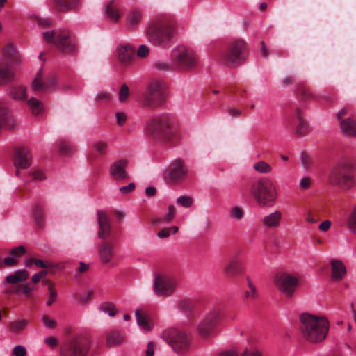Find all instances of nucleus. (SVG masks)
<instances>
[{"label": "nucleus", "instance_id": "1", "mask_svg": "<svg viewBox=\"0 0 356 356\" xmlns=\"http://www.w3.org/2000/svg\"><path fill=\"white\" fill-rule=\"evenodd\" d=\"M145 133L152 140L158 143H177L181 137L179 124L168 114L153 116L145 124Z\"/></svg>", "mask_w": 356, "mask_h": 356}, {"label": "nucleus", "instance_id": "2", "mask_svg": "<svg viewBox=\"0 0 356 356\" xmlns=\"http://www.w3.org/2000/svg\"><path fill=\"white\" fill-rule=\"evenodd\" d=\"M300 330L306 340L311 343H318L326 338L330 324L325 317L305 313L300 316Z\"/></svg>", "mask_w": 356, "mask_h": 356}, {"label": "nucleus", "instance_id": "3", "mask_svg": "<svg viewBox=\"0 0 356 356\" xmlns=\"http://www.w3.org/2000/svg\"><path fill=\"white\" fill-rule=\"evenodd\" d=\"M356 167L350 160L339 162L329 174L330 184L347 190L354 186L355 183Z\"/></svg>", "mask_w": 356, "mask_h": 356}, {"label": "nucleus", "instance_id": "4", "mask_svg": "<svg viewBox=\"0 0 356 356\" xmlns=\"http://www.w3.org/2000/svg\"><path fill=\"white\" fill-rule=\"evenodd\" d=\"M175 34L172 23L166 20L152 22L146 30L149 42L154 46L165 47L171 43Z\"/></svg>", "mask_w": 356, "mask_h": 356}, {"label": "nucleus", "instance_id": "5", "mask_svg": "<svg viewBox=\"0 0 356 356\" xmlns=\"http://www.w3.org/2000/svg\"><path fill=\"white\" fill-rule=\"evenodd\" d=\"M246 44L242 39H235L220 53L219 62L227 67H236L245 60Z\"/></svg>", "mask_w": 356, "mask_h": 356}, {"label": "nucleus", "instance_id": "6", "mask_svg": "<svg viewBox=\"0 0 356 356\" xmlns=\"http://www.w3.org/2000/svg\"><path fill=\"white\" fill-rule=\"evenodd\" d=\"M43 38L47 43L54 44L63 54L74 53L77 49L76 41L71 38L68 31H51L44 32Z\"/></svg>", "mask_w": 356, "mask_h": 356}, {"label": "nucleus", "instance_id": "7", "mask_svg": "<svg viewBox=\"0 0 356 356\" xmlns=\"http://www.w3.org/2000/svg\"><path fill=\"white\" fill-rule=\"evenodd\" d=\"M251 192L259 205L265 206L277 198V189L274 183L268 178H263L255 181Z\"/></svg>", "mask_w": 356, "mask_h": 356}, {"label": "nucleus", "instance_id": "8", "mask_svg": "<svg viewBox=\"0 0 356 356\" xmlns=\"http://www.w3.org/2000/svg\"><path fill=\"white\" fill-rule=\"evenodd\" d=\"M165 101L163 83L158 80L150 81L143 97V105L149 108L161 106Z\"/></svg>", "mask_w": 356, "mask_h": 356}, {"label": "nucleus", "instance_id": "9", "mask_svg": "<svg viewBox=\"0 0 356 356\" xmlns=\"http://www.w3.org/2000/svg\"><path fill=\"white\" fill-rule=\"evenodd\" d=\"M163 336L165 340L177 353H182L188 350L192 339L190 333L176 328H170L165 330Z\"/></svg>", "mask_w": 356, "mask_h": 356}, {"label": "nucleus", "instance_id": "10", "mask_svg": "<svg viewBox=\"0 0 356 356\" xmlns=\"http://www.w3.org/2000/svg\"><path fill=\"white\" fill-rule=\"evenodd\" d=\"M89 350L88 340L76 336L66 341L60 348V356H86Z\"/></svg>", "mask_w": 356, "mask_h": 356}, {"label": "nucleus", "instance_id": "11", "mask_svg": "<svg viewBox=\"0 0 356 356\" xmlns=\"http://www.w3.org/2000/svg\"><path fill=\"white\" fill-rule=\"evenodd\" d=\"M176 287V280L170 277L157 275L154 279L153 289L157 296H169L174 293Z\"/></svg>", "mask_w": 356, "mask_h": 356}, {"label": "nucleus", "instance_id": "12", "mask_svg": "<svg viewBox=\"0 0 356 356\" xmlns=\"http://www.w3.org/2000/svg\"><path fill=\"white\" fill-rule=\"evenodd\" d=\"M298 280L296 277L288 274H277L275 277V284L277 288L284 293L286 297L291 298L298 286Z\"/></svg>", "mask_w": 356, "mask_h": 356}, {"label": "nucleus", "instance_id": "13", "mask_svg": "<svg viewBox=\"0 0 356 356\" xmlns=\"http://www.w3.org/2000/svg\"><path fill=\"white\" fill-rule=\"evenodd\" d=\"M58 84L56 77L53 76H44L42 70L40 69L31 83L33 90L38 92H47L54 89Z\"/></svg>", "mask_w": 356, "mask_h": 356}, {"label": "nucleus", "instance_id": "14", "mask_svg": "<svg viewBox=\"0 0 356 356\" xmlns=\"http://www.w3.org/2000/svg\"><path fill=\"white\" fill-rule=\"evenodd\" d=\"M173 56L177 63L185 68L195 66L197 63V56L195 53L186 47H179L173 51Z\"/></svg>", "mask_w": 356, "mask_h": 356}, {"label": "nucleus", "instance_id": "15", "mask_svg": "<svg viewBox=\"0 0 356 356\" xmlns=\"http://www.w3.org/2000/svg\"><path fill=\"white\" fill-rule=\"evenodd\" d=\"M186 174L187 170L184 166L183 161L177 159L170 164L165 179L171 184H178L185 179Z\"/></svg>", "mask_w": 356, "mask_h": 356}, {"label": "nucleus", "instance_id": "16", "mask_svg": "<svg viewBox=\"0 0 356 356\" xmlns=\"http://www.w3.org/2000/svg\"><path fill=\"white\" fill-rule=\"evenodd\" d=\"M348 112L349 110L346 108L338 112L337 118L340 120V129L345 135L356 137V120L351 117L342 120L343 116Z\"/></svg>", "mask_w": 356, "mask_h": 356}, {"label": "nucleus", "instance_id": "17", "mask_svg": "<svg viewBox=\"0 0 356 356\" xmlns=\"http://www.w3.org/2000/svg\"><path fill=\"white\" fill-rule=\"evenodd\" d=\"M31 156L29 151L24 147H19L15 150L14 164L17 168L16 175L18 176L19 168L25 169L30 166Z\"/></svg>", "mask_w": 356, "mask_h": 356}, {"label": "nucleus", "instance_id": "18", "mask_svg": "<svg viewBox=\"0 0 356 356\" xmlns=\"http://www.w3.org/2000/svg\"><path fill=\"white\" fill-rule=\"evenodd\" d=\"M128 161L126 159H120L113 162L110 166V174L115 179H127L129 176L126 171Z\"/></svg>", "mask_w": 356, "mask_h": 356}, {"label": "nucleus", "instance_id": "19", "mask_svg": "<svg viewBox=\"0 0 356 356\" xmlns=\"http://www.w3.org/2000/svg\"><path fill=\"white\" fill-rule=\"evenodd\" d=\"M97 217L99 228L97 235L99 238L105 239L110 236L111 232V226L109 218L105 212L100 210L97 211Z\"/></svg>", "mask_w": 356, "mask_h": 356}, {"label": "nucleus", "instance_id": "20", "mask_svg": "<svg viewBox=\"0 0 356 356\" xmlns=\"http://www.w3.org/2000/svg\"><path fill=\"white\" fill-rule=\"evenodd\" d=\"M25 252L26 250L23 245L13 248L10 252V256L3 259V264L8 267L17 265L19 263V259L25 253Z\"/></svg>", "mask_w": 356, "mask_h": 356}, {"label": "nucleus", "instance_id": "21", "mask_svg": "<svg viewBox=\"0 0 356 356\" xmlns=\"http://www.w3.org/2000/svg\"><path fill=\"white\" fill-rule=\"evenodd\" d=\"M99 257L102 262L106 264L111 261L114 256L113 245L109 242H104L99 245Z\"/></svg>", "mask_w": 356, "mask_h": 356}, {"label": "nucleus", "instance_id": "22", "mask_svg": "<svg viewBox=\"0 0 356 356\" xmlns=\"http://www.w3.org/2000/svg\"><path fill=\"white\" fill-rule=\"evenodd\" d=\"M330 265L332 267V280L334 281L342 280L346 273V268L343 262L340 260L332 259L330 261Z\"/></svg>", "mask_w": 356, "mask_h": 356}, {"label": "nucleus", "instance_id": "23", "mask_svg": "<svg viewBox=\"0 0 356 356\" xmlns=\"http://www.w3.org/2000/svg\"><path fill=\"white\" fill-rule=\"evenodd\" d=\"M124 334L115 330L109 331L106 336V343L109 347L120 346L124 342Z\"/></svg>", "mask_w": 356, "mask_h": 356}, {"label": "nucleus", "instance_id": "24", "mask_svg": "<svg viewBox=\"0 0 356 356\" xmlns=\"http://www.w3.org/2000/svg\"><path fill=\"white\" fill-rule=\"evenodd\" d=\"M15 79L13 69L4 61L0 62V85H5Z\"/></svg>", "mask_w": 356, "mask_h": 356}, {"label": "nucleus", "instance_id": "25", "mask_svg": "<svg viewBox=\"0 0 356 356\" xmlns=\"http://www.w3.org/2000/svg\"><path fill=\"white\" fill-rule=\"evenodd\" d=\"M282 214L279 210H275L273 213L266 215L263 218V224L268 228H275L280 225Z\"/></svg>", "mask_w": 356, "mask_h": 356}, {"label": "nucleus", "instance_id": "26", "mask_svg": "<svg viewBox=\"0 0 356 356\" xmlns=\"http://www.w3.org/2000/svg\"><path fill=\"white\" fill-rule=\"evenodd\" d=\"M138 325L143 330L149 331L153 328L154 324L152 321L148 317L147 314L142 312L141 309H137L135 311Z\"/></svg>", "mask_w": 356, "mask_h": 356}, {"label": "nucleus", "instance_id": "27", "mask_svg": "<svg viewBox=\"0 0 356 356\" xmlns=\"http://www.w3.org/2000/svg\"><path fill=\"white\" fill-rule=\"evenodd\" d=\"M135 49L130 45H122L118 48V58L124 63H128L135 56Z\"/></svg>", "mask_w": 356, "mask_h": 356}, {"label": "nucleus", "instance_id": "28", "mask_svg": "<svg viewBox=\"0 0 356 356\" xmlns=\"http://www.w3.org/2000/svg\"><path fill=\"white\" fill-rule=\"evenodd\" d=\"M54 8L58 12L65 13L74 10L79 4L78 0H54Z\"/></svg>", "mask_w": 356, "mask_h": 356}, {"label": "nucleus", "instance_id": "29", "mask_svg": "<svg viewBox=\"0 0 356 356\" xmlns=\"http://www.w3.org/2000/svg\"><path fill=\"white\" fill-rule=\"evenodd\" d=\"M296 117L298 122L296 130V134L300 136L307 134L309 132V127L307 122L305 120L302 111L300 108H296Z\"/></svg>", "mask_w": 356, "mask_h": 356}, {"label": "nucleus", "instance_id": "30", "mask_svg": "<svg viewBox=\"0 0 356 356\" xmlns=\"http://www.w3.org/2000/svg\"><path fill=\"white\" fill-rule=\"evenodd\" d=\"M32 213L37 225L42 227L44 222L43 203L40 202H35L32 207Z\"/></svg>", "mask_w": 356, "mask_h": 356}, {"label": "nucleus", "instance_id": "31", "mask_svg": "<svg viewBox=\"0 0 356 356\" xmlns=\"http://www.w3.org/2000/svg\"><path fill=\"white\" fill-rule=\"evenodd\" d=\"M29 278V273L25 270H18L14 273L8 275L6 278V282L8 284H15L19 282H25Z\"/></svg>", "mask_w": 356, "mask_h": 356}, {"label": "nucleus", "instance_id": "32", "mask_svg": "<svg viewBox=\"0 0 356 356\" xmlns=\"http://www.w3.org/2000/svg\"><path fill=\"white\" fill-rule=\"evenodd\" d=\"M9 95L15 100H25L27 97L26 88L23 86H13L10 89Z\"/></svg>", "mask_w": 356, "mask_h": 356}, {"label": "nucleus", "instance_id": "33", "mask_svg": "<svg viewBox=\"0 0 356 356\" xmlns=\"http://www.w3.org/2000/svg\"><path fill=\"white\" fill-rule=\"evenodd\" d=\"M106 15L107 17L113 22H118L120 14L118 8L113 2L108 3L106 6Z\"/></svg>", "mask_w": 356, "mask_h": 356}, {"label": "nucleus", "instance_id": "34", "mask_svg": "<svg viewBox=\"0 0 356 356\" xmlns=\"http://www.w3.org/2000/svg\"><path fill=\"white\" fill-rule=\"evenodd\" d=\"M215 327L216 326L213 324L205 318L199 324L198 332L202 337H207L211 334Z\"/></svg>", "mask_w": 356, "mask_h": 356}, {"label": "nucleus", "instance_id": "35", "mask_svg": "<svg viewBox=\"0 0 356 356\" xmlns=\"http://www.w3.org/2000/svg\"><path fill=\"white\" fill-rule=\"evenodd\" d=\"M27 103L32 114L34 115H39L44 109L43 103L35 97H31Z\"/></svg>", "mask_w": 356, "mask_h": 356}, {"label": "nucleus", "instance_id": "36", "mask_svg": "<svg viewBox=\"0 0 356 356\" xmlns=\"http://www.w3.org/2000/svg\"><path fill=\"white\" fill-rule=\"evenodd\" d=\"M241 264V261L238 259H231L227 266L225 267L224 272L228 276H234L239 272L238 266Z\"/></svg>", "mask_w": 356, "mask_h": 356}, {"label": "nucleus", "instance_id": "37", "mask_svg": "<svg viewBox=\"0 0 356 356\" xmlns=\"http://www.w3.org/2000/svg\"><path fill=\"white\" fill-rule=\"evenodd\" d=\"M29 321L26 319H20L11 321L8 325V329L11 332L17 333L25 330Z\"/></svg>", "mask_w": 356, "mask_h": 356}, {"label": "nucleus", "instance_id": "38", "mask_svg": "<svg viewBox=\"0 0 356 356\" xmlns=\"http://www.w3.org/2000/svg\"><path fill=\"white\" fill-rule=\"evenodd\" d=\"M142 13L138 10H134L131 11L127 17V23L129 27H134L139 24L141 20Z\"/></svg>", "mask_w": 356, "mask_h": 356}, {"label": "nucleus", "instance_id": "39", "mask_svg": "<svg viewBox=\"0 0 356 356\" xmlns=\"http://www.w3.org/2000/svg\"><path fill=\"white\" fill-rule=\"evenodd\" d=\"M3 54L6 59L10 61L18 62L20 60L19 56L17 54L14 47L11 44L7 45L3 49Z\"/></svg>", "mask_w": 356, "mask_h": 356}, {"label": "nucleus", "instance_id": "40", "mask_svg": "<svg viewBox=\"0 0 356 356\" xmlns=\"http://www.w3.org/2000/svg\"><path fill=\"white\" fill-rule=\"evenodd\" d=\"M176 215V209L174 205L170 204L168 207V211L165 216L163 217L158 218L155 220L156 223H169L175 217Z\"/></svg>", "mask_w": 356, "mask_h": 356}, {"label": "nucleus", "instance_id": "41", "mask_svg": "<svg viewBox=\"0 0 356 356\" xmlns=\"http://www.w3.org/2000/svg\"><path fill=\"white\" fill-rule=\"evenodd\" d=\"M224 318L223 312L221 310H215L212 312L207 318L209 322L213 324L216 327L220 323Z\"/></svg>", "mask_w": 356, "mask_h": 356}, {"label": "nucleus", "instance_id": "42", "mask_svg": "<svg viewBox=\"0 0 356 356\" xmlns=\"http://www.w3.org/2000/svg\"><path fill=\"white\" fill-rule=\"evenodd\" d=\"M99 309L105 314H108L110 316H115L118 312V309H116L115 305L110 302H102L100 305Z\"/></svg>", "mask_w": 356, "mask_h": 356}, {"label": "nucleus", "instance_id": "43", "mask_svg": "<svg viewBox=\"0 0 356 356\" xmlns=\"http://www.w3.org/2000/svg\"><path fill=\"white\" fill-rule=\"evenodd\" d=\"M347 222L350 232L356 234V205L353 208Z\"/></svg>", "mask_w": 356, "mask_h": 356}, {"label": "nucleus", "instance_id": "44", "mask_svg": "<svg viewBox=\"0 0 356 356\" xmlns=\"http://www.w3.org/2000/svg\"><path fill=\"white\" fill-rule=\"evenodd\" d=\"M58 148L62 154L70 153L74 149V147L72 143L63 140L58 142Z\"/></svg>", "mask_w": 356, "mask_h": 356}, {"label": "nucleus", "instance_id": "45", "mask_svg": "<svg viewBox=\"0 0 356 356\" xmlns=\"http://www.w3.org/2000/svg\"><path fill=\"white\" fill-rule=\"evenodd\" d=\"M254 168L261 173H268L272 170L271 166L265 161H259L254 165Z\"/></svg>", "mask_w": 356, "mask_h": 356}, {"label": "nucleus", "instance_id": "46", "mask_svg": "<svg viewBox=\"0 0 356 356\" xmlns=\"http://www.w3.org/2000/svg\"><path fill=\"white\" fill-rule=\"evenodd\" d=\"M31 264H34L36 266L42 268H47L50 266L49 263L34 258L26 259L25 261L26 266H29Z\"/></svg>", "mask_w": 356, "mask_h": 356}, {"label": "nucleus", "instance_id": "47", "mask_svg": "<svg viewBox=\"0 0 356 356\" xmlns=\"http://www.w3.org/2000/svg\"><path fill=\"white\" fill-rule=\"evenodd\" d=\"M177 203L185 208L190 207L193 203V199L187 195H181L177 199Z\"/></svg>", "mask_w": 356, "mask_h": 356}, {"label": "nucleus", "instance_id": "48", "mask_svg": "<svg viewBox=\"0 0 356 356\" xmlns=\"http://www.w3.org/2000/svg\"><path fill=\"white\" fill-rule=\"evenodd\" d=\"M249 290L247 291L245 293V298L247 299H254L257 297V291L256 287L251 282L250 280L248 281Z\"/></svg>", "mask_w": 356, "mask_h": 356}, {"label": "nucleus", "instance_id": "49", "mask_svg": "<svg viewBox=\"0 0 356 356\" xmlns=\"http://www.w3.org/2000/svg\"><path fill=\"white\" fill-rule=\"evenodd\" d=\"M33 289L34 286H33L31 284H26L17 287L14 292L19 293V291H22L24 295H26V296L30 297L31 293Z\"/></svg>", "mask_w": 356, "mask_h": 356}, {"label": "nucleus", "instance_id": "50", "mask_svg": "<svg viewBox=\"0 0 356 356\" xmlns=\"http://www.w3.org/2000/svg\"><path fill=\"white\" fill-rule=\"evenodd\" d=\"M49 296L48 300L47 302V305L48 306H50L56 300L57 295H58L57 291L54 289V286L53 284H50L49 285Z\"/></svg>", "mask_w": 356, "mask_h": 356}, {"label": "nucleus", "instance_id": "51", "mask_svg": "<svg viewBox=\"0 0 356 356\" xmlns=\"http://www.w3.org/2000/svg\"><path fill=\"white\" fill-rule=\"evenodd\" d=\"M93 148L101 155L106 152L107 143L106 142L98 141L93 144Z\"/></svg>", "mask_w": 356, "mask_h": 356}, {"label": "nucleus", "instance_id": "52", "mask_svg": "<svg viewBox=\"0 0 356 356\" xmlns=\"http://www.w3.org/2000/svg\"><path fill=\"white\" fill-rule=\"evenodd\" d=\"M129 94V87L126 84L122 85L119 92V100L121 102H125Z\"/></svg>", "mask_w": 356, "mask_h": 356}, {"label": "nucleus", "instance_id": "53", "mask_svg": "<svg viewBox=\"0 0 356 356\" xmlns=\"http://www.w3.org/2000/svg\"><path fill=\"white\" fill-rule=\"evenodd\" d=\"M42 322L44 324V325L48 328L54 329L56 327V322L50 318L47 315H44L42 317Z\"/></svg>", "mask_w": 356, "mask_h": 356}, {"label": "nucleus", "instance_id": "54", "mask_svg": "<svg viewBox=\"0 0 356 356\" xmlns=\"http://www.w3.org/2000/svg\"><path fill=\"white\" fill-rule=\"evenodd\" d=\"M27 350L22 345L15 346L13 349V355L14 356H26Z\"/></svg>", "mask_w": 356, "mask_h": 356}, {"label": "nucleus", "instance_id": "55", "mask_svg": "<svg viewBox=\"0 0 356 356\" xmlns=\"http://www.w3.org/2000/svg\"><path fill=\"white\" fill-rule=\"evenodd\" d=\"M230 216L233 218H236V219H241L243 216V210L238 207H235L232 209H230Z\"/></svg>", "mask_w": 356, "mask_h": 356}, {"label": "nucleus", "instance_id": "56", "mask_svg": "<svg viewBox=\"0 0 356 356\" xmlns=\"http://www.w3.org/2000/svg\"><path fill=\"white\" fill-rule=\"evenodd\" d=\"M300 159L302 165L305 168H308L310 167L312 163V158L307 154L305 152H302L300 155Z\"/></svg>", "mask_w": 356, "mask_h": 356}, {"label": "nucleus", "instance_id": "57", "mask_svg": "<svg viewBox=\"0 0 356 356\" xmlns=\"http://www.w3.org/2000/svg\"><path fill=\"white\" fill-rule=\"evenodd\" d=\"M149 52V48L145 44L140 45L137 51V56L140 58H145Z\"/></svg>", "mask_w": 356, "mask_h": 356}, {"label": "nucleus", "instance_id": "58", "mask_svg": "<svg viewBox=\"0 0 356 356\" xmlns=\"http://www.w3.org/2000/svg\"><path fill=\"white\" fill-rule=\"evenodd\" d=\"M155 343L152 341H149L147 343V349L145 350V356H154L155 350Z\"/></svg>", "mask_w": 356, "mask_h": 356}, {"label": "nucleus", "instance_id": "59", "mask_svg": "<svg viewBox=\"0 0 356 356\" xmlns=\"http://www.w3.org/2000/svg\"><path fill=\"white\" fill-rule=\"evenodd\" d=\"M311 184V179L308 177H305L300 181V187L302 189H307L310 187Z\"/></svg>", "mask_w": 356, "mask_h": 356}, {"label": "nucleus", "instance_id": "60", "mask_svg": "<svg viewBox=\"0 0 356 356\" xmlns=\"http://www.w3.org/2000/svg\"><path fill=\"white\" fill-rule=\"evenodd\" d=\"M134 188H135V184L131 182V183H129L127 186H123L120 187V191L122 193L127 194V193H129L131 192L132 191H134Z\"/></svg>", "mask_w": 356, "mask_h": 356}, {"label": "nucleus", "instance_id": "61", "mask_svg": "<svg viewBox=\"0 0 356 356\" xmlns=\"http://www.w3.org/2000/svg\"><path fill=\"white\" fill-rule=\"evenodd\" d=\"M117 123L119 126L124 124L127 120V115L124 113L119 112L116 113Z\"/></svg>", "mask_w": 356, "mask_h": 356}, {"label": "nucleus", "instance_id": "62", "mask_svg": "<svg viewBox=\"0 0 356 356\" xmlns=\"http://www.w3.org/2000/svg\"><path fill=\"white\" fill-rule=\"evenodd\" d=\"M93 296V291H88L86 292L85 294L82 296V297L80 298V300L83 303H88L92 298Z\"/></svg>", "mask_w": 356, "mask_h": 356}, {"label": "nucleus", "instance_id": "63", "mask_svg": "<svg viewBox=\"0 0 356 356\" xmlns=\"http://www.w3.org/2000/svg\"><path fill=\"white\" fill-rule=\"evenodd\" d=\"M44 343L48 346L51 347L52 349L54 348L57 343V339L54 337H49L44 339Z\"/></svg>", "mask_w": 356, "mask_h": 356}, {"label": "nucleus", "instance_id": "64", "mask_svg": "<svg viewBox=\"0 0 356 356\" xmlns=\"http://www.w3.org/2000/svg\"><path fill=\"white\" fill-rule=\"evenodd\" d=\"M331 225H332L331 221L327 220L322 222L319 225L318 228L320 230H321L323 232H327L330 228Z\"/></svg>", "mask_w": 356, "mask_h": 356}]
</instances>
